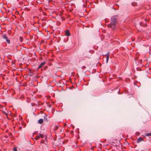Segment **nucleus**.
Instances as JSON below:
<instances>
[{"label":"nucleus","instance_id":"obj_1","mask_svg":"<svg viewBox=\"0 0 151 151\" xmlns=\"http://www.w3.org/2000/svg\"><path fill=\"white\" fill-rule=\"evenodd\" d=\"M117 16H113L111 19V23L110 24L108 25L109 27H111L112 29H114L116 25L117 22L116 17Z\"/></svg>","mask_w":151,"mask_h":151},{"label":"nucleus","instance_id":"obj_2","mask_svg":"<svg viewBox=\"0 0 151 151\" xmlns=\"http://www.w3.org/2000/svg\"><path fill=\"white\" fill-rule=\"evenodd\" d=\"M44 136L43 134H39L37 136L35 139L36 140H38L40 138H42Z\"/></svg>","mask_w":151,"mask_h":151},{"label":"nucleus","instance_id":"obj_3","mask_svg":"<svg viewBox=\"0 0 151 151\" xmlns=\"http://www.w3.org/2000/svg\"><path fill=\"white\" fill-rule=\"evenodd\" d=\"M109 52H107V54H106V63H107L108 62L109 59Z\"/></svg>","mask_w":151,"mask_h":151},{"label":"nucleus","instance_id":"obj_4","mask_svg":"<svg viewBox=\"0 0 151 151\" xmlns=\"http://www.w3.org/2000/svg\"><path fill=\"white\" fill-rule=\"evenodd\" d=\"M45 64V62H42L41 63L40 65L39 66L38 68L40 69V68L43 66Z\"/></svg>","mask_w":151,"mask_h":151},{"label":"nucleus","instance_id":"obj_5","mask_svg":"<svg viewBox=\"0 0 151 151\" xmlns=\"http://www.w3.org/2000/svg\"><path fill=\"white\" fill-rule=\"evenodd\" d=\"M143 140V138H142L141 137H139L137 139V142L138 143H139V142L142 141Z\"/></svg>","mask_w":151,"mask_h":151},{"label":"nucleus","instance_id":"obj_6","mask_svg":"<svg viewBox=\"0 0 151 151\" xmlns=\"http://www.w3.org/2000/svg\"><path fill=\"white\" fill-rule=\"evenodd\" d=\"M43 122V120L42 119H39L38 121V122L39 124H42Z\"/></svg>","mask_w":151,"mask_h":151},{"label":"nucleus","instance_id":"obj_7","mask_svg":"<svg viewBox=\"0 0 151 151\" xmlns=\"http://www.w3.org/2000/svg\"><path fill=\"white\" fill-rule=\"evenodd\" d=\"M1 37H2L3 39H5L6 40L8 39V38L6 36V35L5 34L2 35H1Z\"/></svg>","mask_w":151,"mask_h":151},{"label":"nucleus","instance_id":"obj_8","mask_svg":"<svg viewBox=\"0 0 151 151\" xmlns=\"http://www.w3.org/2000/svg\"><path fill=\"white\" fill-rule=\"evenodd\" d=\"M65 33L66 35L67 36H69L70 35L69 31L68 30L66 31L65 32Z\"/></svg>","mask_w":151,"mask_h":151},{"label":"nucleus","instance_id":"obj_9","mask_svg":"<svg viewBox=\"0 0 151 151\" xmlns=\"http://www.w3.org/2000/svg\"><path fill=\"white\" fill-rule=\"evenodd\" d=\"M44 121H48L47 117V116L44 117Z\"/></svg>","mask_w":151,"mask_h":151},{"label":"nucleus","instance_id":"obj_10","mask_svg":"<svg viewBox=\"0 0 151 151\" xmlns=\"http://www.w3.org/2000/svg\"><path fill=\"white\" fill-rule=\"evenodd\" d=\"M145 135L147 136H151V132L150 133H147L145 134Z\"/></svg>","mask_w":151,"mask_h":151},{"label":"nucleus","instance_id":"obj_11","mask_svg":"<svg viewBox=\"0 0 151 151\" xmlns=\"http://www.w3.org/2000/svg\"><path fill=\"white\" fill-rule=\"evenodd\" d=\"M6 42L8 44H9L10 43V40L8 39L6 40Z\"/></svg>","mask_w":151,"mask_h":151},{"label":"nucleus","instance_id":"obj_12","mask_svg":"<svg viewBox=\"0 0 151 151\" xmlns=\"http://www.w3.org/2000/svg\"><path fill=\"white\" fill-rule=\"evenodd\" d=\"M3 113L5 114L6 115V116L8 114H7L4 111H3Z\"/></svg>","mask_w":151,"mask_h":151},{"label":"nucleus","instance_id":"obj_13","mask_svg":"<svg viewBox=\"0 0 151 151\" xmlns=\"http://www.w3.org/2000/svg\"><path fill=\"white\" fill-rule=\"evenodd\" d=\"M13 151H17V149L14 148V149Z\"/></svg>","mask_w":151,"mask_h":151},{"label":"nucleus","instance_id":"obj_14","mask_svg":"<svg viewBox=\"0 0 151 151\" xmlns=\"http://www.w3.org/2000/svg\"><path fill=\"white\" fill-rule=\"evenodd\" d=\"M19 129H22V127L21 126H20L19 127Z\"/></svg>","mask_w":151,"mask_h":151},{"label":"nucleus","instance_id":"obj_15","mask_svg":"<svg viewBox=\"0 0 151 151\" xmlns=\"http://www.w3.org/2000/svg\"><path fill=\"white\" fill-rule=\"evenodd\" d=\"M43 140L42 141H41V143H43Z\"/></svg>","mask_w":151,"mask_h":151},{"label":"nucleus","instance_id":"obj_16","mask_svg":"<svg viewBox=\"0 0 151 151\" xmlns=\"http://www.w3.org/2000/svg\"><path fill=\"white\" fill-rule=\"evenodd\" d=\"M12 135V134H10L9 135V136L10 137V136Z\"/></svg>","mask_w":151,"mask_h":151},{"label":"nucleus","instance_id":"obj_17","mask_svg":"<svg viewBox=\"0 0 151 151\" xmlns=\"http://www.w3.org/2000/svg\"><path fill=\"white\" fill-rule=\"evenodd\" d=\"M5 137H7V136H6Z\"/></svg>","mask_w":151,"mask_h":151}]
</instances>
